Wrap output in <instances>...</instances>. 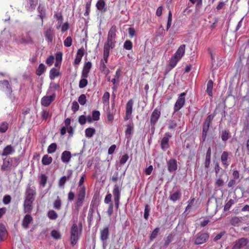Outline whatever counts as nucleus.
Masks as SVG:
<instances>
[{"label":"nucleus","instance_id":"f257e3e1","mask_svg":"<svg viewBox=\"0 0 249 249\" xmlns=\"http://www.w3.org/2000/svg\"><path fill=\"white\" fill-rule=\"evenodd\" d=\"M116 27L112 26L109 29L107 37V41L104 44V49L110 50L115 47L116 44Z\"/></svg>","mask_w":249,"mask_h":249},{"label":"nucleus","instance_id":"f03ea898","mask_svg":"<svg viewBox=\"0 0 249 249\" xmlns=\"http://www.w3.org/2000/svg\"><path fill=\"white\" fill-rule=\"evenodd\" d=\"M185 47V45L184 44L180 45L175 53L172 56L169 61V65L172 68L175 67L178 62L184 55Z\"/></svg>","mask_w":249,"mask_h":249},{"label":"nucleus","instance_id":"7ed1b4c3","mask_svg":"<svg viewBox=\"0 0 249 249\" xmlns=\"http://www.w3.org/2000/svg\"><path fill=\"white\" fill-rule=\"evenodd\" d=\"M81 233V229H79L77 224H73L71 230L70 240L71 244L74 246L79 240Z\"/></svg>","mask_w":249,"mask_h":249},{"label":"nucleus","instance_id":"20e7f679","mask_svg":"<svg viewBox=\"0 0 249 249\" xmlns=\"http://www.w3.org/2000/svg\"><path fill=\"white\" fill-rule=\"evenodd\" d=\"M77 197L75 202V208L78 211L82 206L86 196V187L77 188Z\"/></svg>","mask_w":249,"mask_h":249},{"label":"nucleus","instance_id":"39448f33","mask_svg":"<svg viewBox=\"0 0 249 249\" xmlns=\"http://www.w3.org/2000/svg\"><path fill=\"white\" fill-rule=\"evenodd\" d=\"M15 40L19 44H29L34 43L33 40L28 33L20 35L16 37Z\"/></svg>","mask_w":249,"mask_h":249},{"label":"nucleus","instance_id":"423d86ee","mask_svg":"<svg viewBox=\"0 0 249 249\" xmlns=\"http://www.w3.org/2000/svg\"><path fill=\"white\" fill-rule=\"evenodd\" d=\"M112 193L114 196L115 206L116 209L117 210L119 208L121 197V189L119 185L117 184L114 185Z\"/></svg>","mask_w":249,"mask_h":249},{"label":"nucleus","instance_id":"0eeeda50","mask_svg":"<svg viewBox=\"0 0 249 249\" xmlns=\"http://www.w3.org/2000/svg\"><path fill=\"white\" fill-rule=\"evenodd\" d=\"M109 228L107 226L104 227L102 230H100V239L103 243L104 249H105L107 247V241L109 237Z\"/></svg>","mask_w":249,"mask_h":249},{"label":"nucleus","instance_id":"6e6552de","mask_svg":"<svg viewBox=\"0 0 249 249\" xmlns=\"http://www.w3.org/2000/svg\"><path fill=\"white\" fill-rule=\"evenodd\" d=\"M186 95V93L185 92L179 94L178 98L174 105V109L175 112L178 111L184 106L185 102V96Z\"/></svg>","mask_w":249,"mask_h":249},{"label":"nucleus","instance_id":"1a4fd4ad","mask_svg":"<svg viewBox=\"0 0 249 249\" xmlns=\"http://www.w3.org/2000/svg\"><path fill=\"white\" fill-rule=\"evenodd\" d=\"M36 195V191L35 188L28 186L25 193V200H30L34 201L35 196Z\"/></svg>","mask_w":249,"mask_h":249},{"label":"nucleus","instance_id":"9d476101","mask_svg":"<svg viewBox=\"0 0 249 249\" xmlns=\"http://www.w3.org/2000/svg\"><path fill=\"white\" fill-rule=\"evenodd\" d=\"M209 237L208 233L206 232H199L197 234L195 243L196 245L203 244L206 242Z\"/></svg>","mask_w":249,"mask_h":249},{"label":"nucleus","instance_id":"9b49d317","mask_svg":"<svg viewBox=\"0 0 249 249\" xmlns=\"http://www.w3.org/2000/svg\"><path fill=\"white\" fill-rule=\"evenodd\" d=\"M133 106V101L132 99L129 100L126 105V112H125V117L124 119L125 120H129L131 117V114L132 112Z\"/></svg>","mask_w":249,"mask_h":249},{"label":"nucleus","instance_id":"f8f14e48","mask_svg":"<svg viewBox=\"0 0 249 249\" xmlns=\"http://www.w3.org/2000/svg\"><path fill=\"white\" fill-rule=\"evenodd\" d=\"M160 116V111L156 108L153 111L150 118V123L151 125L154 126Z\"/></svg>","mask_w":249,"mask_h":249},{"label":"nucleus","instance_id":"ddd939ff","mask_svg":"<svg viewBox=\"0 0 249 249\" xmlns=\"http://www.w3.org/2000/svg\"><path fill=\"white\" fill-rule=\"evenodd\" d=\"M121 71L120 69H118L114 75V77L111 79V82L113 83V86L112 89L113 91H116L118 89V84L119 82V78L121 76Z\"/></svg>","mask_w":249,"mask_h":249},{"label":"nucleus","instance_id":"4468645a","mask_svg":"<svg viewBox=\"0 0 249 249\" xmlns=\"http://www.w3.org/2000/svg\"><path fill=\"white\" fill-rule=\"evenodd\" d=\"M44 36L46 40L48 42V43H52L53 41V39L54 37V32L52 28L47 29L45 31Z\"/></svg>","mask_w":249,"mask_h":249},{"label":"nucleus","instance_id":"2eb2a0df","mask_svg":"<svg viewBox=\"0 0 249 249\" xmlns=\"http://www.w3.org/2000/svg\"><path fill=\"white\" fill-rule=\"evenodd\" d=\"M171 137L172 135L169 132H167L165 134L164 136L162 139L161 141V147L162 149L165 150L168 148L169 140L170 138H171Z\"/></svg>","mask_w":249,"mask_h":249},{"label":"nucleus","instance_id":"dca6fc26","mask_svg":"<svg viewBox=\"0 0 249 249\" xmlns=\"http://www.w3.org/2000/svg\"><path fill=\"white\" fill-rule=\"evenodd\" d=\"M0 86L6 94L9 95L11 94L12 90L7 80L0 81Z\"/></svg>","mask_w":249,"mask_h":249},{"label":"nucleus","instance_id":"f3484780","mask_svg":"<svg viewBox=\"0 0 249 249\" xmlns=\"http://www.w3.org/2000/svg\"><path fill=\"white\" fill-rule=\"evenodd\" d=\"M55 95L54 93L50 96H44L41 99V105L44 107L49 106L50 104L54 100Z\"/></svg>","mask_w":249,"mask_h":249},{"label":"nucleus","instance_id":"a211bd4d","mask_svg":"<svg viewBox=\"0 0 249 249\" xmlns=\"http://www.w3.org/2000/svg\"><path fill=\"white\" fill-rule=\"evenodd\" d=\"M168 170L169 172L172 173L178 168L177 161L175 159H170L167 162Z\"/></svg>","mask_w":249,"mask_h":249},{"label":"nucleus","instance_id":"6ab92c4d","mask_svg":"<svg viewBox=\"0 0 249 249\" xmlns=\"http://www.w3.org/2000/svg\"><path fill=\"white\" fill-rule=\"evenodd\" d=\"M248 241L246 238H240L235 242L232 249H240L245 247Z\"/></svg>","mask_w":249,"mask_h":249},{"label":"nucleus","instance_id":"aec40b11","mask_svg":"<svg viewBox=\"0 0 249 249\" xmlns=\"http://www.w3.org/2000/svg\"><path fill=\"white\" fill-rule=\"evenodd\" d=\"M33 201L25 200L24 201L23 207L24 213H30L33 209Z\"/></svg>","mask_w":249,"mask_h":249},{"label":"nucleus","instance_id":"412c9836","mask_svg":"<svg viewBox=\"0 0 249 249\" xmlns=\"http://www.w3.org/2000/svg\"><path fill=\"white\" fill-rule=\"evenodd\" d=\"M33 221V218L30 214H26L23 218L22 222V226L25 228L27 229L29 227V224Z\"/></svg>","mask_w":249,"mask_h":249},{"label":"nucleus","instance_id":"4be33fe9","mask_svg":"<svg viewBox=\"0 0 249 249\" xmlns=\"http://www.w3.org/2000/svg\"><path fill=\"white\" fill-rule=\"evenodd\" d=\"M229 155V153H228L227 151H224L222 153L221 156V160L222 161V163L223 165L225 166V167H227L229 165V163L228 161V159Z\"/></svg>","mask_w":249,"mask_h":249},{"label":"nucleus","instance_id":"5701e85b","mask_svg":"<svg viewBox=\"0 0 249 249\" xmlns=\"http://www.w3.org/2000/svg\"><path fill=\"white\" fill-rule=\"evenodd\" d=\"M91 67V63L88 62L85 64L82 73V77H87Z\"/></svg>","mask_w":249,"mask_h":249},{"label":"nucleus","instance_id":"b1692460","mask_svg":"<svg viewBox=\"0 0 249 249\" xmlns=\"http://www.w3.org/2000/svg\"><path fill=\"white\" fill-rule=\"evenodd\" d=\"M134 128V125L133 123L130 122L126 126V129L125 130V135L126 137L128 139H130L131 135L133 133Z\"/></svg>","mask_w":249,"mask_h":249},{"label":"nucleus","instance_id":"393cba45","mask_svg":"<svg viewBox=\"0 0 249 249\" xmlns=\"http://www.w3.org/2000/svg\"><path fill=\"white\" fill-rule=\"evenodd\" d=\"M71 157V152L68 151H65L62 153L61 159L63 162L68 163L70 161Z\"/></svg>","mask_w":249,"mask_h":249},{"label":"nucleus","instance_id":"a878e982","mask_svg":"<svg viewBox=\"0 0 249 249\" xmlns=\"http://www.w3.org/2000/svg\"><path fill=\"white\" fill-rule=\"evenodd\" d=\"M69 175L67 176H63L61 177L59 180V186L60 187H63L67 180H69L72 175V171H69Z\"/></svg>","mask_w":249,"mask_h":249},{"label":"nucleus","instance_id":"bb28decb","mask_svg":"<svg viewBox=\"0 0 249 249\" xmlns=\"http://www.w3.org/2000/svg\"><path fill=\"white\" fill-rule=\"evenodd\" d=\"M15 151L14 148L11 145H8L6 146L3 149V151L1 154L2 156H6L7 155L11 154Z\"/></svg>","mask_w":249,"mask_h":249},{"label":"nucleus","instance_id":"cd10ccee","mask_svg":"<svg viewBox=\"0 0 249 249\" xmlns=\"http://www.w3.org/2000/svg\"><path fill=\"white\" fill-rule=\"evenodd\" d=\"M37 10L39 13V16L43 22V18L46 15V9L44 6L39 4L37 8Z\"/></svg>","mask_w":249,"mask_h":249},{"label":"nucleus","instance_id":"c85d7f7f","mask_svg":"<svg viewBox=\"0 0 249 249\" xmlns=\"http://www.w3.org/2000/svg\"><path fill=\"white\" fill-rule=\"evenodd\" d=\"M242 221V218L237 216H234L230 220V223L231 225L237 227L239 226Z\"/></svg>","mask_w":249,"mask_h":249},{"label":"nucleus","instance_id":"c756f323","mask_svg":"<svg viewBox=\"0 0 249 249\" xmlns=\"http://www.w3.org/2000/svg\"><path fill=\"white\" fill-rule=\"evenodd\" d=\"M53 159L48 155H45L42 159V163L43 165H48L51 163Z\"/></svg>","mask_w":249,"mask_h":249},{"label":"nucleus","instance_id":"7c9ffc66","mask_svg":"<svg viewBox=\"0 0 249 249\" xmlns=\"http://www.w3.org/2000/svg\"><path fill=\"white\" fill-rule=\"evenodd\" d=\"M7 234L6 229L4 225L0 224V241L3 240L4 237Z\"/></svg>","mask_w":249,"mask_h":249},{"label":"nucleus","instance_id":"2f4dec72","mask_svg":"<svg viewBox=\"0 0 249 249\" xmlns=\"http://www.w3.org/2000/svg\"><path fill=\"white\" fill-rule=\"evenodd\" d=\"M60 74L59 71L55 68H53L50 71V78L51 80L54 79Z\"/></svg>","mask_w":249,"mask_h":249},{"label":"nucleus","instance_id":"473e14b6","mask_svg":"<svg viewBox=\"0 0 249 249\" xmlns=\"http://www.w3.org/2000/svg\"><path fill=\"white\" fill-rule=\"evenodd\" d=\"M213 82L210 80L207 85V92L210 96H213Z\"/></svg>","mask_w":249,"mask_h":249},{"label":"nucleus","instance_id":"72a5a7b5","mask_svg":"<svg viewBox=\"0 0 249 249\" xmlns=\"http://www.w3.org/2000/svg\"><path fill=\"white\" fill-rule=\"evenodd\" d=\"M110 94L108 92H105L102 97V101L104 105L109 107Z\"/></svg>","mask_w":249,"mask_h":249},{"label":"nucleus","instance_id":"f704fd0d","mask_svg":"<svg viewBox=\"0 0 249 249\" xmlns=\"http://www.w3.org/2000/svg\"><path fill=\"white\" fill-rule=\"evenodd\" d=\"M46 71V68L43 64H39L38 68L36 71V74L38 76L41 75Z\"/></svg>","mask_w":249,"mask_h":249},{"label":"nucleus","instance_id":"c9c22d12","mask_svg":"<svg viewBox=\"0 0 249 249\" xmlns=\"http://www.w3.org/2000/svg\"><path fill=\"white\" fill-rule=\"evenodd\" d=\"M95 133V130L93 128H88L85 130V135L88 138H91Z\"/></svg>","mask_w":249,"mask_h":249},{"label":"nucleus","instance_id":"e433bc0d","mask_svg":"<svg viewBox=\"0 0 249 249\" xmlns=\"http://www.w3.org/2000/svg\"><path fill=\"white\" fill-rule=\"evenodd\" d=\"M106 3L104 0H98L96 4V7L98 10L102 11L105 9Z\"/></svg>","mask_w":249,"mask_h":249},{"label":"nucleus","instance_id":"4c0bfd02","mask_svg":"<svg viewBox=\"0 0 249 249\" xmlns=\"http://www.w3.org/2000/svg\"><path fill=\"white\" fill-rule=\"evenodd\" d=\"M91 4V0H89L86 1L85 4L86 10L84 13V16H88L90 11V6Z\"/></svg>","mask_w":249,"mask_h":249},{"label":"nucleus","instance_id":"58836bf2","mask_svg":"<svg viewBox=\"0 0 249 249\" xmlns=\"http://www.w3.org/2000/svg\"><path fill=\"white\" fill-rule=\"evenodd\" d=\"M47 216L51 220H55L58 217L57 213L53 210L49 211L47 213Z\"/></svg>","mask_w":249,"mask_h":249},{"label":"nucleus","instance_id":"ea45409f","mask_svg":"<svg viewBox=\"0 0 249 249\" xmlns=\"http://www.w3.org/2000/svg\"><path fill=\"white\" fill-rule=\"evenodd\" d=\"M230 133L228 130H224L222 132L221 139L223 141H227L230 137Z\"/></svg>","mask_w":249,"mask_h":249},{"label":"nucleus","instance_id":"a19ab883","mask_svg":"<svg viewBox=\"0 0 249 249\" xmlns=\"http://www.w3.org/2000/svg\"><path fill=\"white\" fill-rule=\"evenodd\" d=\"M56 144L55 143H53L48 146L47 149V152L48 153L52 154L56 151Z\"/></svg>","mask_w":249,"mask_h":249},{"label":"nucleus","instance_id":"79ce46f5","mask_svg":"<svg viewBox=\"0 0 249 249\" xmlns=\"http://www.w3.org/2000/svg\"><path fill=\"white\" fill-rule=\"evenodd\" d=\"M41 117L43 120H47L48 118L51 117V114H50L49 111L46 109H43L41 111Z\"/></svg>","mask_w":249,"mask_h":249},{"label":"nucleus","instance_id":"37998d69","mask_svg":"<svg viewBox=\"0 0 249 249\" xmlns=\"http://www.w3.org/2000/svg\"><path fill=\"white\" fill-rule=\"evenodd\" d=\"M234 200L232 199H230L225 204L224 208V211H228L230 210L232 205L234 204Z\"/></svg>","mask_w":249,"mask_h":249},{"label":"nucleus","instance_id":"c03bdc74","mask_svg":"<svg viewBox=\"0 0 249 249\" xmlns=\"http://www.w3.org/2000/svg\"><path fill=\"white\" fill-rule=\"evenodd\" d=\"M210 126L203 124V130H202V137L203 139V141H204L206 138V136L207 135V132L209 130Z\"/></svg>","mask_w":249,"mask_h":249},{"label":"nucleus","instance_id":"a18cd8bd","mask_svg":"<svg viewBox=\"0 0 249 249\" xmlns=\"http://www.w3.org/2000/svg\"><path fill=\"white\" fill-rule=\"evenodd\" d=\"M110 50L104 49L103 53V59L101 60H104L105 63H107L108 62V58L109 55Z\"/></svg>","mask_w":249,"mask_h":249},{"label":"nucleus","instance_id":"49530a36","mask_svg":"<svg viewBox=\"0 0 249 249\" xmlns=\"http://www.w3.org/2000/svg\"><path fill=\"white\" fill-rule=\"evenodd\" d=\"M51 235L55 239H59L61 237L59 231L55 230H53L52 231Z\"/></svg>","mask_w":249,"mask_h":249},{"label":"nucleus","instance_id":"de8ad7c7","mask_svg":"<svg viewBox=\"0 0 249 249\" xmlns=\"http://www.w3.org/2000/svg\"><path fill=\"white\" fill-rule=\"evenodd\" d=\"M180 196V194L179 192L177 191L172 194L170 196V199L173 201H175L178 200Z\"/></svg>","mask_w":249,"mask_h":249},{"label":"nucleus","instance_id":"09e8293b","mask_svg":"<svg viewBox=\"0 0 249 249\" xmlns=\"http://www.w3.org/2000/svg\"><path fill=\"white\" fill-rule=\"evenodd\" d=\"M8 128V124L6 122H3L0 124V132H5Z\"/></svg>","mask_w":249,"mask_h":249},{"label":"nucleus","instance_id":"8fccbe9b","mask_svg":"<svg viewBox=\"0 0 249 249\" xmlns=\"http://www.w3.org/2000/svg\"><path fill=\"white\" fill-rule=\"evenodd\" d=\"M53 208L56 210H60L61 207V202L60 199L57 197V198L54 201L53 204Z\"/></svg>","mask_w":249,"mask_h":249},{"label":"nucleus","instance_id":"3c124183","mask_svg":"<svg viewBox=\"0 0 249 249\" xmlns=\"http://www.w3.org/2000/svg\"><path fill=\"white\" fill-rule=\"evenodd\" d=\"M82 78L79 84V87L81 89L85 88L88 84V80L86 79L87 77H82Z\"/></svg>","mask_w":249,"mask_h":249},{"label":"nucleus","instance_id":"603ef678","mask_svg":"<svg viewBox=\"0 0 249 249\" xmlns=\"http://www.w3.org/2000/svg\"><path fill=\"white\" fill-rule=\"evenodd\" d=\"M47 180V177L44 174H41L40 176V184L43 187L46 185Z\"/></svg>","mask_w":249,"mask_h":249},{"label":"nucleus","instance_id":"864d4df0","mask_svg":"<svg viewBox=\"0 0 249 249\" xmlns=\"http://www.w3.org/2000/svg\"><path fill=\"white\" fill-rule=\"evenodd\" d=\"M78 102L81 105H84L87 102L86 96L85 94H81L78 98Z\"/></svg>","mask_w":249,"mask_h":249},{"label":"nucleus","instance_id":"5fc2aeb1","mask_svg":"<svg viewBox=\"0 0 249 249\" xmlns=\"http://www.w3.org/2000/svg\"><path fill=\"white\" fill-rule=\"evenodd\" d=\"M124 48L127 50H131L132 48V43L130 40H126L124 44Z\"/></svg>","mask_w":249,"mask_h":249},{"label":"nucleus","instance_id":"6e6d98bb","mask_svg":"<svg viewBox=\"0 0 249 249\" xmlns=\"http://www.w3.org/2000/svg\"><path fill=\"white\" fill-rule=\"evenodd\" d=\"M100 113L99 111L94 110L92 111V117L94 121H98L100 119Z\"/></svg>","mask_w":249,"mask_h":249},{"label":"nucleus","instance_id":"4d7b16f0","mask_svg":"<svg viewBox=\"0 0 249 249\" xmlns=\"http://www.w3.org/2000/svg\"><path fill=\"white\" fill-rule=\"evenodd\" d=\"M129 157L127 154H124L121 157L120 160V163L121 165H124L128 160Z\"/></svg>","mask_w":249,"mask_h":249},{"label":"nucleus","instance_id":"13d9d810","mask_svg":"<svg viewBox=\"0 0 249 249\" xmlns=\"http://www.w3.org/2000/svg\"><path fill=\"white\" fill-rule=\"evenodd\" d=\"M72 38L71 36H68L64 41V44L65 47H69L71 45Z\"/></svg>","mask_w":249,"mask_h":249},{"label":"nucleus","instance_id":"bf43d9fd","mask_svg":"<svg viewBox=\"0 0 249 249\" xmlns=\"http://www.w3.org/2000/svg\"><path fill=\"white\" fill-rule=\"evenodd\" d=\"M172 21V15L171 12L170 11L168 13V21L167 23L166 30H168L171 27Z\"/></svg>","mask_w":249,"mask_h":249},{"label":"nucleus","instance_id":"052dcab7","mask_svg":"<svg viewBox=\"0 0 249 249\" xmlns=\"http://www.w3.org/2000/svg\"><path fill=\"white\" fill-rule=\"evenodd\" d=\"M159 232V228H156L152 232L150 237V240H152L154 239H155L158 235Z\"/></svg>","mask_w":249,"mask_h":249},{"label":"nucleus","instance_id":"680f3d73","mask_svg":"<svg viewBox=\"0 0 249 249\" xmlns=\"http://www.w3.org/2000/svg\"><path fill=\"white\" fill-rule=\"evenodd\" d=\"M213 119V116L212 114L209 115L206 119L204 124L210 126V124Z\"/></svg>","mask_w":249,"mask_h":249},{"label":"nucleus","instance_id":"e2e57ef3","mask_svg":"<svg viewBox=\"0 0 249 249\" xmlns=\"http://www.w3.org/2000/svg\"><path fill=\"white\" fill-rule=\"evenodd\" d=\"M86 178L85 174L82 175V176L81 177L80 180L78 182V188H81L82 187H85L83 185V183L85 181V178Z\"/></svg>","mask_w":249,"mask_h":249},{"label":"nucleus","instance_id":"0e129e2a","mask_svg":"<svg viewBox=\"0 0 249 249\" xmlns=\"http://www.w3.org/2000/svg\"><path fill=\"white\" fill-rule=\"evenodd\" d=\"M173 235L169 234L167 237L164 239L165 243L164 245L165 246H167L172 241Z\"/></svg>","mask_w":249,"mask_h":249},{"label":"nucleus","instance_id":"69168bd1","mask_svg":"<svg viewBox=\"0 0 249 249\" xmlns=\"http://www.w3.org/2000/svg\"><path fill=\"white\" fill-rule=\"evenodd\" d=\"M11 201V197L9 195H6V196H4L3 198L2 201H3V203L5 205L8 204L9 203H10Z\"/></svg>","mask_w":249,"mask_h":249},{"label":"nucleus","instance_id":"338daca9","mask_svg":"<svg viewBox=\"0 0 249 249\" xmlns=\"http://www.w3.org/2000/svg\"><path fill=\"white\" fill-rule=\"evenodd\" d=\"M150 208L148 205L145 206L144 212V217L145 219H147L149 215Z\"/></svg>","mask_w":249,"mask_h":249},{"label":"nucleus","instance_id":"774afa93","mask_svg":"<svg viewBox=\"0 0 249 249\" xmlns=\"http://www.w3.org/2000/svg\"><path fill=\"white\" fill-rule=\"evenodd\" d=\"M100 69L101 70V71L104 72H106V71H108V69L106 67V63H105L104 60H101Z\"/></svg>","mask_w":249,"mask_h":249}]
</instances>
